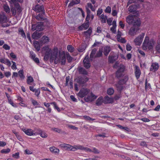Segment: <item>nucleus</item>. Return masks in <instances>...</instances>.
<instances>
[{"label":"nucleus","mask_w":160,"mask_h":160,"mask_svg":"<svg viewBox=\"0 0 160 160\" xmlns=\"http://www.w3.org/2000/svg\"><path fill=\"white\" fill-rule=\"evenodd\" d=\"M49 150L52 153L55 154H58L59 152V149L54 147H50Z\"/></svg>","instance_id":"22"},{"label":"nucleus","mask_w":160,"mask_h":160,"mask_svg":"<svg viewBox=\"0 0 160 160\" xmlns=\"http://www.w3.org/2000/svg\"><path fill=\"white\" fill-rule=\"evenodd\" d=\"M89 90L88 89L82 88L78 93V96L81 98H82L87 95L89 92Z\"/></svg>","instance_id":"11"},{"label":"nucleus","mask_w":160,"mask_h":160,"mask_svg":"<svg viewBox=\"0 0 160 160\" xmlns=\"http://www.w3.org/2000/svg\"><path fill=\"white\" fill-rule=\"evenodd\" d=\"M126 21L129 24H132L134 26L139 27L141 25L140 19L134 15H130L127 17Z\"/></svg>","instance_id":"5"},{"label":"nucleus","mask_w":160,"mask_h":160,"mask_svg":"<svg viewBox=\"0 0 160 160\" xmlns=\"http://www.w3.org/2000/svg\"><path fill=\"white\" fill-rule=\"evenodd\" d=\"M102 49L99 50L95 55V57H98L101 56L102 55Z\"/></svg>","instance_id":"51"},{"label":"nucleus","mask_w":160,"mask_h":160,"mask_svg":"<svg viewBox=\"0 0 160 160\" xmlns=\"http://www.w3.org/2000/svg\"><path fill=\"white\" fill-rule=\"evenodd\" d=\"M3 7L4 10L6 13H9L10 12V9L8 5L7 4H4Z\"/></svg>","instance_id":"23"},{"label":"nucleus","mask_w":160,"mask_h":160,"mask_svg":"<svg viewBox=\"0 0 160 160\" xmlns=\"http://www.w3.org/2000/svg\"><path fill=\"white\" fill-rule=\"evenodd\" d=\"M97 51V49L96 48H94L92 50L91 52L90 55V58L92 60V58L95 57V54L96 52V51Z\"/></svg>","instance_id":"35"},{"label":"nucleus","mask_w":160,"mask_h":160,"mask_svg":"<svg viewBox=\"0 0 160 160\" xmlns=\"http://www.w3.org/2000/svg\"><path fill=\"white\" fill-rule=\"evenodd\" d=\"M34 10L35 11L38 12H43L44 7L43 6H40L38 4H37L35 6Z\"/></svg>","instance_id":"18"},{"label":"nucleus","mask_w":160,"mask_h":160,"mask_svg":"<svg viewBox=\"0 0 160 160\" xmlns=\"http://www.w3.org/2000/svg\"><path fill=\"white\" fill-rule=\"evenodd\" d=\"M10 151L9 148L4 149L1 151V152L2 153H7L9 152Z\"/></svg>","instance_id":"50"},{"label":"nucleus","mask_w":160,"mask_h":160,"mask_svg":"<svg viewBox=\"0 0 160 160\" xmlns=\"http://www.w3.org/2000/svg\"><path fill=\"white\" fill-rule=\"evenodd\" d=\"M51 104H53L54 105V108L57 110L58 112H59L60 111V110L59 108L57 106L56 103L55 102H52L50 103Z\"/></svg>","instance_id":"45"},{"label":"nucleus","mask_w":160,"mask_h":160,"mask_svg":"<svg viewBox=\"0 0 160 160\" xmlns=\"http://www.w3.org/2000/svg\"><path fill=\"white\" fill-rule=\"evenodd\" d=\"M110 51V48L109 46L105 47L104 48L103 53L104 54L107 56Z\"/></svg>","instance_id":"28"},{"label":"nucleus","mask_w":160,"mask_h":160,"mask_svg":"<svg viewBox=\"0 0 160 160\" xmlns=\"http://www.w3.org/2000/svg\"><path fill=\"white\" fill-rule=\"evenodd\" d=\"M114 92V90L112 88H109L107 90V92L108 95H111Z\"/></svg>","instance_id":"40"},{"label":"nucleus","mask_w":160,"mask_h":160,"mask_svg":"<svg viewBox=\"0 0 160 160\" xmlns=\"http://www.w3.org/2000/svg\"><path fill=\"white\" fill-rule=\"evenodd\" d=\"M141 73V71L139 67L137 66H136L135 74L137 79H138L139 78Z\"/></svg>","instance_id":"20"},{"label":"nucleus","mask_w":160,"mask_h":160,"mask_svg":"<svg viewBox=\"0 0 160 160\" xmlns=\"http://www.w3.org/2000/svg\"><path fill=\"white\" fill-rule=\"evenodd\" d=\"M80 0H72V1L70 2L69 6H72L74 4H77L79 3L80 2Z\"/></svg>","instance_id":"37"},{"label":"nucleus","mask_w":160,"mask_h":160,"mask_svg":"<svg viewBox=\"0 0 160 160\" xmlns=\"http://www.w3.org/2000/svg\"><path fill=\"white\" fill-rule=\"evenodd\" d=\"M30 56L31 58L32 59L36 58V55L33 52H30Z\"/></svg>","instance_id":"60"},{"label":"nucleus","mask_w":160,"mask_h":160,"mask_svg":"<svg viewBox=\"0 0 160 160\" xmlns=\"http://www.w3.org/2000/svg\"><path fill=\"white\" fill-rule=\"evenodd\" d=\"M0 62L4 63L8 67L10 66L11 65V62L9 60L5 58H0Z\"/></svg>","instance_id":"14"},{"label":"nucleus","mask_w":160,"mask_h":160,"mask_svg":"<svg viewBox=\"0 0 160 160\" xmlns=\"http://www.w3.org/2000/svg\"><path fill=\"white\" fill-rule=\"evenodd\" d=\"M107 23L109 25H112V18H109L107 20Z\"/></svg>","instance_id":"62"},{"label":"nucleus","mask_w":160,"mask_h":160,"mask_svg":"<svg viewBox=\"0 0 160 160\" xmlns=\"http://www.w3.org/2000/svg\"><path fill=\"white\" fill-rule=\"evenodd\" d=\"M21 130L26 135L28 136H37L38 134V133L36 132V129L33 130L31 128H27L23 127L21 128Z\"/></svg>","instance_id":"7"},{"label":"nucleus","mask_w":160,"mask_h":160,"mask_svg":"<svg viewBox=\"0 0 160 160\" xmlns=\"http://www.w3.org/2000/svg\"><path fill=\"white\" fill-rule=\"evenodd\" d=\"M3 48L6 50H8L10 49V47L7 44H4L2 47Z\"/></svg>","instance_id":"55"},{"label":"nucleus","mask_w":160,"mask_h":160,"mask_svg":"<svg viewBox=\"0 0 160 160\" xmlns=\"http://www.w3.org/2000/svg\"><path fill=\"white\" fill-rule=\"evenodd\" d=\"M42 51L45 53V59H48L50 57L51 60H54V63L56 64L60 62L62 64L64 65L66 63V57L69 62H71L72 59V58L68 52L65 53L64 51H58V48L56 47H54L51 50L48 46H46L43 48Z\"/></svg>","instance_id":"1"},{"label":"nucleus","mask_w":160,"mask_h":160,"mask_svg":"<svg viewBox=\"0 0 160 160\" xmlns=\"http://www.w3.org/2000/svg\"><path fill=\"white\" fill-rule=\"evenodd\" d=\"M41 36L40 33H38L36 32H34L32 35V38L34 39H38Z\"/></svg>","instance_id":"26"},{"label":"nucleus","mask_w":160,"mask_h":160,"mask_svg":"<svg viewBox=\"0 0 160 160\" xmlns=\"http://www.w3.org/2000/svg\"><path fill=\"white\" fill-rule=\"evenodd\" d=\"M31 102L33 105L34 106H36L35 108H36L37 106L39 105V104L37 101L33 99H31Z\"/></svg>","instance_id":"52"},{"label":"nucleus","mask_w":160,"mask_h":160,"mask_svg":"<svg viewBox=\"0 0 160 160\" xmlns=\"http://www.w3.org/2000/svg\"><path fill=\"white\" fill-rule=\"evenodd\" d=\"M37 131H38L40 136L42 137L45 138L47 137L48 135L45 132H43L42 130L39 129H37Z\"/></svg>","instance_id":"34"},{"label":"nucleus","mask_w":160,"mask_h":160,"mask_svg":"<svg viewBox=\"0 0 160 160\" xmlns=\"http://www.w3.org/2000/svg\"><path fill=\"white\" fill-rule=\"evenodd\" d=\"M114 68H118V69L116 72V77L119 78L121 77L124 74V71L125 70L124 66L122 65H119V63L116 62L113 66Z\"/></svg>","instance_id":"6"},{"label":"nucleus","mask_w":160,"mask_h":160,"mask_svg":"<svg viewBox=\"0 0 160 160\" xmlns=\"http://www.w3.org/2000/svg\"><path fill=\"white\" fill-rule=\"evenodd\" d=\"M89 21H88V22L85 23H84L82 24L83 28H84V29H86L88 28L89 27Z\"/></svg>","instance_id":"56"},{"label":"nucleus","mask_w":160,"mask_h":160,"mask_svg":"<svg viewBox=\"0 0 160 160\" xmlns=\"http://www.w3.org/2000/svg\"><path fill=\"white\" fill-rule=\"evenodd\" d=\"M83 117L85 119L87 120H88V121L94 120H95V119H93V118L89 117V116H83Z\"/></svg>","instance_id":"57"},{"label":"nucleus","mask_w":160,"mask_h":160,"mask_svg":"<svg viewBox=\"0 0 160 160\" xmlns=\"http://www.w3.org/2000/svg\"><path fill=\"white\" fill-rule=\"evenodd\" d=\"M60 146L61 148L69 151H74L78 150H84L87 152H92L95 153H99L98 151L95 148H93L91 149L79 145L72 146L66 143H63L61 144Z\"/></svg>","instance_id":"2"},{"label":"nucleus","mask_w":160,"mask_h":160,"mask_svg":"<svg viewBox=\"0 0 160 160\" xmlns=\"http://www.w3.org/2000/svg\"><path fill=\"white\" fill-rule=\"evenodd\" d=\"M27 82L29 85H31L32 83L33 82L34 80L33 78L31 76H27Z\"/></svg>","instance_id":"32"},{"label":"nucleus","mask_w":160,"mask_h":160,"mask_svg":"<svg viewBox=\"0 0 160 160\" xmlns=\"http://www.w3.org/2000/svg\"><path fill=\"white\" fill-rule=\"evenodd\" d=\"M102 9L100 8H98L97 12V15L98 16L100 15L102 13Z\"/></svg>","instance_id":"63"},{"label":"nucleus","mask_w":160,"mask_h":160,"mask_svg":"<svg viewBox=\"0 0 160 160\" xmlns=\"http://www.w3.org/2000/svg\"><path fill=\"white\" fill-rule=\"evenodd\" d=\"M19 152H17L15 153L14 154H13L12 156L14 158L18 159L19 158Z\"/></svg>","instance_id":"61"},{"label":"nucleus","mask_w":160,"mask_h":160,"mask_svg":"<svg viewBox=\"0 0 160 160\" xmlns=\"http://www.w3.org/2000/svg\"><path fill=\"white\" fill-rule=\"evenodd\" d=\"M87 95V97L85 98V99L86 102H92L97 98L96 96L93 94L92 92H90V91Z\"/></svg>","instance_id":"10"},{"label":"nucleus","mask_w":160,"mask_h":160,"mask_svg":"<svg viewBox=\"0 0 160 160\" xmlns=\"http://www.w3.org/2000/svg\"><path fill=\"white\" fill-rule=\"evenodd\" d=\"M128 79V76H125L123 79L120 80L118 82L116 85V86L119 90L122 89V85L125 83Z\"/></svg>","instance_id":"9"},{"label":"nucleus","mask_w":160,"mask_h":160,"mask_svg":"<svg viewBox=\"0 0 160 160\" xmlns=\"http://www.w3.org/2000/svg\"><path fill=\"white\" fill-rule=\"evenodd\" d=\"M36 18L39 20H44L42 14H39L36 17Z\"/></svg>","instance_id":"46"},{"label":"nucleus","mask_w":160,"mask_h":160,"mask_svg":"<svg viewBox=\"0 0 160 160\" xmlns=\"http://www.w3.org/2000/svg\"><path fill=\"white\" fill-rule=\"evenodd\" d=\"M83 62L84 66L85 68H90V64L88 60V55L86 56L85 58L84 59Z\"/></svg>","instance_id":"13"},{"label":"nucleus","mask_w":160,"mask_h":160,"mask_svg":"<svg viewBox=\"0 0 160 160\" xmlns=\"http://www.w3.org/2000/svg\"><path fill=\"white\" fill-rule=\"evenodd\" d=\"M88 8H90L91 10L93 12L95 11V8L92 6V4L90 3H88L87 4V7Z\"/></svg>","instance_id":"44"},{"label":"nucleus","mask_w":160,"mask_h":160,"mask_svg":"<svg viewBox=\"0 0 160 160\" xmlns=\"http://www.w3.org/2000/svg\"><path fill=\"white\" fill-rule=\"evenodd\" d=\"M117 58V56L116 55H110L108 57L109 61L110 63H113L116 60Z\"/></svg>","instance_id":"27"},{"label":"nucleus","mask_w":160,"mask_h":160,"mask_svg":"<svg viewBox=\"0 0 160 160\" xmlns=\"http://www.w3.org/2000/svg\"><path fill=\"white\" fill-rule=\"evenodd\" d=\"M19 33L22 36L23 38L26 37L25 34L24 33L23 30L22 29H20L19 30Z\"/></svg>","instance_id":"43"},{"label":"nucleus","mask_w":160,"mask_h":160,"mask_svg":"<svg viewBox=\"0 0 160 160\" xmlns=\"http://www.w3.org/2000/svg\"><path fill=\"white\" fill-rule=\"evenodd\" d=\"M139 27L133 26V27L130 29L129 32V34L131 36H134L136 34L137 32L139 30Z\"/></svg>","instance_id":"12"},{"label":"nucleus","mask_w":160,"mask_h":160,"mask_svg":"<svg viewBox=\"0 0 160 160\" xmlns=\"http://www.w3.org/2000/svg\"><path fill=\"white\" fill-rule=\"evenodd\" d=\"M11 4V9L13 15L15 16L17 13L19 14L21 11V8L18 4L17 3L16 0H8Z\"/></svg>","instance_id":"4"},{"label":"nucleus","mask_w":160,"mask_h":160,"mask_svg":"<svg viewBox=\"0 0 160 160\" xmlns=\"http://www.w3.org/2000/svg\"><path fill=\"white\" fill-rule=\"evenodd\" d=\"M100 20L102 23H105L107 19V17L103 14H102L100 16Z\"/></svg>","instance_id":"29"},{"label":"nucleus","mask_w":160,"mask_h":160,"mask_svg":"<svg viewBox=\"0 0 160 160\" xmlns=\"http://www.w3.org/2000/svg\"><path fill=\"white\" fill-rule=\"evenodd\" d=\"M137 9V6L136 5H132L130 6L129 7V11L131 12H133L136 11Z\"/></svg>","instance_id":"33"},{"label":"nucleus","mask_w":160,"mask_h":160,"mask_svg":"<svg viewBox=\"0 0 160 160\" xmlns=\"http://www.w3.org/2000/svg\"><path fill=\"white\" fill-rule=\"evenodd\" d=\"M155 41L153 39H149L148 36H146L142 44V48L144 50H150L153 49Z\"/></svg>","instance_id":"3"},{"label":"nucleus","mask_w":160,"mask_h":160,"mask_svg":"<svg viewBox=\"0 0 160 160\" xmlns=\"http://www.w3.org/2000/svg\"><path fill=\"white\" fill-rule=\"evenodd\" d=\"M35 94L38 97L39 96L40 93V91L39 88H38L37 89H36L35 90Z\"/></svg>","instance_id":"54"},{"label":"nucleus","mask_w":160,"mask_h":160,"mask_svg":"<svg viewBox=\"0 0 160 160\" xmlns=\"http://www.w3.org/2000/svg\"><path fill=\"white\" fill-rule=\"evenodd\" d=\"M32 30L33 31L36 30L38 31V28L37 23L35 24H32Z\"/></svg>","instance_id":"58"},{"label":"nucleus","mask_w":160,"mask_h":160,"mask_svg":"<svg viewBox=\"0 0 160 160\" xmlns=\"http://www.w3.org/2000/svg\"><path fill=\"white\" fill-rule=\"evenodd\" d=\"M117 39L118 41L122 43H125L126 42V40L123 38L121 37L119 38H118Z\"/></svg>","instance_id":"42"},{"label":"nucleus","mask_w":160,"mask_h":160,"mask_svg":"<svg viewBox=\"0 0 160 160\" xmlns=\"http://www.w3.org/2000/svg\"><path fill=\"white\" fill-rule=\"evenodd\" d=\"M7 21V18L4 13L0 14V25L3 23L6 22Z\"/></svg>","instance_id":"15"},{"label":"nucleus","mask_w":160,"mask_h":160,"mask_svg":"<svg viewBox=\"0 0 160 160\" xmlns=\"http://www.w3.org/2000/svg\"><path fill=\"white\" fill-rule=\"evenodd\" d=\"M79 73L82 74L86 75L87 73V71L82 68H79Z\"/></svg>","instance_id":"38"},{"label":"nucleus","mask_w":160,"mask_h":160,"mask_svg":"<svg viewBox=\"0 0 160 160\" xmlns=\"http://www.w3.org/2000/svg\"><path fill=\"white\" fill-rule=\"evenodd\" d=\"M92 32V29L90 28H89L87 31L86 32H84V33L86 37L88 38H89L90 37Z\"/></svg>","instance_id":"30"},{"label":"nucleus","mask_w":160,"mask_h":160,"mask_svg":"<svg viewBox=\"0 0 160 160\" xmlns=\"http://www.w3.org/2000/svg\"><path fill=\"white\" fill-rule=\"evenodd\" d=\"M42 41H41V42L43 44L48 42L49 41L48 38L46 36H43L42 37Z\"/></svg>","instance_id":"36"},{"label":"nucleus","mask_w":160,"mask_h":160,"mask_svg":"<svg viewBox=\"0 0 160 160\" xmlns=\"http://www.w3.org/2000/svg\"><path fill=\"white\" fill-rule=\"evenodd\" d=\"M8 102L9 103L12 105V106L15 108L17 107V106L13 102L12 100L10 98H8Z\"/></svg>","instance_id":"47"},{"label":"nucleus","mask_w":160,"mask_h":160,"mask_svg":"<svg viewBox=\"0 0 160 160\" xmlns=\"http://www.w3.org/2000/svg\"><path fill=\"white\" fill-rule=\"evenodd\" d=\"M112 26L110 28V30L112 32L114 33H116V28L117 26L116 21L113 20L112 23Z\"/></svg>","instance_id":"19"},{"label":"nucleus","mask_w":160,"mask_h":160,"mask_svg":"<svg viewBox=\"0 0 160 160\" xmlns=\"http://www.w3.org/2000/svg\"><path fill=\"white\" fill-rule=\"evenodd\" d=\"M132 48V47L129 44H128L126 46V49L127 51H130Z\"/></svg>","instance_id":"64"},{"label":"nucleus","mask_w":160,"mask_h":160,"mask_svg":"<svg viewBox=\"0 0 160 160\" xmlns=\"http://www.w3.org/2000/svg\"><path fill=\"white\" fill-rule=\"evenodd\" d=\"M87 15L86 18V20L87 21L89 20L90 17L91 16V11L89 8L87 7H86Z\"/></svg>","instance_id":"31"},{"label":"nucleus","mask_w":160,"mask_h":160,"mask_svg":"<svg viewBox=\"0 0 160 160\" xmlns=\"http://www.w3.org/2000/svg\"><path fill=\"white\" fill-rule=\"evenodd\" d=\"M41 41H40V42L34 41L33 42V45L34 48L37 49V51H38L40 49L41 46L42 45Z\"/></svg>","instance_id":"16"},{"label":"nucleus","mask_w":160,"mask_h":160,"mask_svg":"<svg viewBox=\"0 0 160 160\" xmlns=\"http://www.w3.org/2000/svg\"><path fill=\"white\" fill-rule=\"evenodd\" d=\"M23 71L22 69L21 70L18 72V75L22 79L24 78L25 77L23 75Z\"/></svg>","instance_id":"39"},{"label":"nucleus","mask_w":160,"mask_h":160,"mask_svg":"<svg viewBox=\"0 0 160 160\" xmlns=\"http://www.w3.org/2000/svg\"><path fill=\"white\" fill-rule=\"evenodd\" d=\"M112 15L113 16H117V12L113 8H112Z\"/></svg>","instance_id":"59"},{"label":"nucleus","mask_w":160,"mask_h":160,"mask_svg":"<svg viewBox=\"0 0 160 160\" xmlns=\"http://www.w3.org/2000/svg\"><path fill=\"white\" fill-rule=\"evenodd\" d=\"M156 49V50L159 53H160V38L159 39Z\"/></svg>","instance_id":"41"},{"label":"nucleus","mask_w":160,"mask_h":160,"mask_svg":"<svg viewBox=\"0 0 160 160\" xmlns=\"http://www.w3.org/2000/svg\"><path fill=\"white\" fill-rule=\"evenodd\" d=\"M159 67L158 64L157 63H153L152 64L150 68V70L155 72L158 70Z\"/></svg>","instance_id":"17"},{"label":"nucleus","mask_w":160,"mask_h":160,"mask_svg":"<svg viewBox=\"0 0 160 160\" xmlns=\"http://www.w3.org/2000/svg\"><path fill=\"white\" fill-rule=\"evenodd\" d=\"M67 48L68 51L70 52H72L74 51V48L71 45H68Z\"/></svg>","instance_id":"48"},{"label":"nucleus","mask_w":160,"mask_h":160,"mask_svg":"<svg viewBox=\"0 0 160 160\" xmlns=\"http://www.w3.org/2000/svg\"><path fill=\"white\" fill-rule=\"evenodd\" d=\"M104 103H112L113 102V99L112 98H109L108 96H106L104 98Z\"/></svg>","instance_id":"21"},{"label":"nucleus","mask_w":160,"mask_h":160,"mask_svg":"<svg viewBox=\"0 0 160 160\" xmlns=\"http://www.w3.org/2000/svg\"><path fill=\"white\" fill-rule=\"evenodd\" d=\"M145 35L144 33H142L135 38L134 42L136 45L140 46L141 45Z\"/></svg>","instance_id":"8"},{"label":"nucleus","mask_w":160,"mask_h":160,"mask_svg":"<svg viewBox=\"0 0 160 160\" xmlns=\"http://www.w3.org/2000/svg\"><path fill=\"white\" fill-rule=\"evenodd\" d=\"M38 31H42L43 29V23L42 22H39L37 23Z\"/></svg>","instance_id":"24"},{"label":"nucleus","mask_w":160,"mask_h":160,"mask_svg":"<svg viewBox=\"0 0 160 160\" xmlns=\"http://www.w3.org/2000/svg\"><path fill=\"white\" fill-rule=\"evenodd\" d=\"M111 7L110 6H108L106 7V9L105 10V12L107 13H111Z\"/></svg>","instance_id":"53"},{"label":"nucleus","mask_w":160,"mask_h":160,"mask_svg":"<svg viewBox=\"0 0 160 160\" xmlns=\"http://www.w3.org/2000/svg\"><path fill=\"white\" fill-rule=\"evenodd\" d=\"M12 65L11 66V68L13 70H15L17 68L16 64L15 62L13 61H12Z\"/></svg>","instance_id":"49"},{"label":"nucleus","mask_w":160,"mask_h":160,"mask_svg":"<svg viewBox=\"0 0 160 160\" xmlns=\"http://www.w3.org/2000/svg\"><path fill=\"white\" fill-rule=\"evenodd\" d=\"M103 102L104 103V101L103 98L102 97H99L96 101V104L97 106L101 105Z\"/></svg>","instance_id":"25"}]
</instances>
